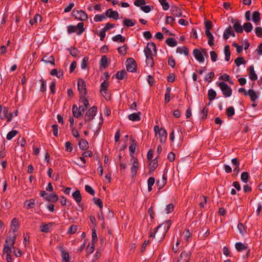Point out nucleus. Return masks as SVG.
Returning <instances> with one entry per match:
<instances>
[{"mask_svg":"<svg viewBox=\"0 0 262 262\" xmlns=\"http://www.w3.org/2000/svg\"><path fill=\"white\" fill-rule=\"evenodd\" d=\"M206 35L207 36V37L208 39V45L210 47H212L213 46H214V37H213V35L212 34V33L211 32L209 33H207V34H206Z\"/></svg>","mask_w":262,"mask_h":262,"instance_id":"4c0bfd02","label":"nucleus"},{"mask_svg":"<svg viewBox=\"0 0 262 262\" xmlns=\"http://www.w3.org/2000/svg\"><path fill=\"white\" fill-rule=\"evenodd\" d=\"M112 40L114 41H120L121 42H124L125 41V38L122 36L121 34H118L112 37Z\"/></svg>","mask_w":262,"mask_h":262,"instance_id":"72a5a7b5","label":"nucleus"},{"mask_svg":"<svg viewBox=\"0 0 262 262\" xmlns=\"http://www.w3.org/2000/svg\"><path fill=\"white\" fill-rule=\"evenodd\" d=\"M144 52L145 54L156 55L157 53L156 45L152 42H148L144 50Z\"/></svg>","mask_w":262,"mask_h":262,"instance_id":"423d86ee","label":"nucleus"},{"mask_svg":"<svg viewBox=\"0 0 262 262\" xmlns=\"http://www.w3.org/2000/svg\"><path fill=\"white\" fill-rule=\"evenodd\" d=\"M208 96L209 100L212 101L215 98L216 93L213 89H210L208 91Z\"/></svg>","mask_w":262,"mask_h":262,"instance_id":"e433bc0d","label":"nucleus"},{"mask_svg":"<svg viewBox=\"0 0 262 262\" xmlns=\"http://www.w3.org/2000/svg\"><path fill=\"white\" fill-rule=\"evenodd\" d=\"M235 248L238 252H241L244 250H246L247 249V246L241 243V242H237L235 244Z\"/></svg>","mask_w":262,"mask_h":262,"instance_id":"bb28decb","label":"nucleus"},{"mask_svg":"<svg viewBox=\"0 0 262 262\" xmlns=\"http://www.w3.org/2000/svg\"><path fill=\"white\" fill-rule=\"evenodd\" d=\"M107 16L104 14H97L94 16V20L95 22H100L106 19Z\"/></svg>","mask_w":262,"mask_h":262,"instance_id":"2f4dec72","label":"nucleus"},{"mask_svg":"<svg viewBox=\"0 0 262 262\" xmlns=\"http://www.w3.org/2000/svg\"><path fill=\"white\" fill-rule=\"evenodd\" d=\"M170 11L172 15L176 17L183 16L181 8L176 6H173L170 8Z\"/></svg>","mask_w":262,"mask_h":262,"instance_id":"f8f14e48","label":"nucleus"},{"mask_svg":"<svg viewBox=\"0 0 262 262\" xmlns=\"http://www.w3.org/2000/svg\"><path fill=\"white\" fill-rule=\"evenodd\" d=\"M177 52L181 54L187 55L188 54V50L185 47H178L177 49Z\"/></svg>","mask_w":262,"mask_h":262,"instance_id":"c03bdc74","label":"nucleus"},{"mask_svg":"<svg viewBox=\"0 0 262 262\" xmlns=\"http://www.w3.org/2000/svg\"><path fill=\"white\" fill-rule=\"evenodd\" d=\"M67 31L69 34L76 32L77 31L76 27L73 25H70L67 27Z\"/></svg>","mask_w":262,"mask_h":262,"instance_id":"0e129e2a","label":"nucleus"},{"mask_svg":"<svg viewBox=\"0 0 262 262\" xmlns=\"http://www.w3.org/2000/svg\"><path fill=\"white\" fill-rule=\"evenodd\" d=\"M255 32L257 36L258 37H262V28L260 27H257L255 28Z\"/></svg>","mask_w":262,"mask_h":262,"instance_id":"774afa93","label":"nucleus"},{"mask_svg":"<svg viewBox=\"0 0 262 262\" xmlns=\"http://www.w3.org/2000/svg\"><path fill=\"white\" fill-rule=\"evenodd\" d=\"M41 19V16L39 14H36L34 16V18L30 20V24L31 25H33L38 21H40Z\"/></svg>","mask_w":262,"mask_h":262,"instance_id":"de8ad7c7","label":"nucleus"},{"mask_svg":"<svg viewBox=\"0 0 262 262\" xmlns=\"http://www.w3.org/2000/svg\"><path fill=\"white\" fill-rule=\"evenodd\" d=\"M249 178V173L247 172H243L241 174V180L244 182L247 183L248 181Z\"/></svg>","mask_w":262,"mask_h":262,"instance_id":"3c124183","label":"nucleus"},{"mask_svg":"<svg viewBox=\"0 0 262 262\" xmlns=\"http://www.w3.org/2000/svg\"><path fill=\"white\" fill-rule=\"evenodd\" d=\"M166 43L170 47H174L177 45V41L172 38H168L166 40Z\"/></svg>","mask_w":262,"mask_h":262,"instance_id":"f704fd0d","label":"nucleus"},{"mask_svg":"<svg viewBox=\"0 0 262 262\" xmlns=\"http://www.w3.org/2000/svg\"><path fill=\"white\" fill-rule=\"evenodd\" d=\"M108 63L107 58L106 56H103L99 61L100 66H106Z\"/></svg>","mask_w":262,"mask_h":262,"instance_id":"680f3d73","label":"nucleus"},{"mask_svg":"<svg viewBox=\"0 0 262 262\" xmlns=\"http://www.w3.org/2000/svg\"><path fill=\"white\" fill-rule=\"evenodd\" d=\"M18 229V222L17 220L14 218L11 221V224L10 227V232H12L13 234H15V232Z\"/></svg>","mask_w":262,"mask_h":262,"instance_id":"f3484780","label":"nucleus"},{"mask_svg":"<svg viewBox=\"0 0 262 262\" xmlns=\"http://www.w3.org/2000/svg\"><path fill=\"white\" fill-rule=\"evenodd\" d=\"M164 10H167L169 8V5L166 0H159Z\"/></svg>","mask_w":262,"mask_h":262,"instance_id":"864d4df0","label":"nucleus"},{"mask_svg":"<svg viewBox=\"0 0 262 262\" xmlns=\"http://www.w3.org/2000/svg\"><path fill=\"white\" fill-rule=\"evenodd\" d=\"M224 53L225 55V60L229 61L230 58V51L229 46H226L224 48Z\"/></svg>","mask_w":262,"mask_h":262,"instance_id":"a19ab883","label":"nucleus"},{"mask_svg":"<svg viewBox=\"0 0 262 262\" xmlns=\"http://www.w3.org/2000/svg\"><path fill=\"white\" fill-rule=\"evenodd\" d=\"M108 84L109 82L108 80H104L103 82H102L100 85V92H104L105 90H107V89L108 86Z\"/></svg>","mask_w":262,"mask_h":262,"instance_id":"37998d69","label":"nucleus"},{"mask_svg":"<svg viewBox=\"0 0 262 262\" xmlns=\"http://www.w3.org/2000/svg\"><path fill=\"white\" fill-rule=\"evenodd\" d=\"M80 100L83 104V106L86 108L89 106V102L85 96H80Z\"/></svg>","mask_w":262,"mask_h":262,"instance_id":"4d7b16f0","label":"nucleus"},{"mask_svg":"<svg viewBox=\"0 0 262 262\" xmlns=\"http://www.w3.org/2000/svg\"><path fill=\"white\" fill-rule=\"evenodd\" d=\"M202 52L198 49H195L193 50V54L195 58L200 63H204L205 61V58L203 56Z\"/></svg>","mask_w":262,"mask_h":262,"instance_id":"9d476101","label":"nucleus"},{"mask_svg":"<svg viewBox=\"0 0 262 262\" xmlns=\"http://www.w3.org/2000/svg\"><path fill=\"white\" fill-rule=\"evenodd\" d=\"M50 74H51V75H52L53 76H56L58 78H61V77L63 76V72H62V71H61V70H59L58 71L56 69H54L53 70H52L51 71Z\"/></svg>","mask_w":262,"mask_h":262,"instance_id":"cd10ccee","label":"nucleus"},{"mask_svg":"<svg viewBox=\"0 0 262 262\" xmlns=\"http://www.w3.org/2000/svg\"><path fill=\"white\" fill-rule=\"evenodd\" d=\"M217 84L221 89L225 97H229L232 95V90L226 83L221 82L217 83Z\"/></svg>","mask_w":262,"mask_h":262,"instance_id":"7ed1b4c3","label":"nucleus"},{"mask_svg":"<svg viewBox=\"0 0 262 262\" xmlns=\"http://www.w3.org/2000/svg\"><path fill=\"white\" fill-rule=\"evenodd\" d=\"M16 239V235L15 234H13L12 235H10L6 238L5 241V244L9 245V246L13 247V245L15 243V241Z\"/></svg>","mask_w":262,"mask_h":262,"instance_id":"2eb2a0df","label":"nucleus"},{"mask_svg":"<svg viewBox=\"0 0 262 262\" xmlns=\"http://www.w3.org/2000/svg\"><path fill=\"white\" fill-rule=\"evenodd\" d=\"M205 34L210 33V30L212 28V24L210 21H205Z\"/></svg>","mask_w":262,"mask_h":262,"instance_id":"09e8293b","label":"nucleus"},{"mask_svg":"<svg viewBox=\"0 0 262 262\" xmlns=\"http://www.w3.org/2000/svg\"><path fill=\"white\" fill-rule=\"evenodd\" d=\"M72 196L75 201L78 203L81 202L82 198L79 190H77L72 193Z\"/></svg>","mask_w":262,"mask_h":262,"instance_id":"412c9836","label":"nucleus"},{"mask_svg":"<svg viewBox=\"0 0 262 262\" xmlns=\"http://www.w3.org/2000/svg\"><path fill=\"white\" fill-rule=\"evenodd\" d=\"M35 205V201L34 199H30L29 200H26L24 202V207L27 209H29L31 208H33L34 207Z\"/></svg>","mask_w":262,"mask_h":262,"instance_id":"6ab92c4d","label":"nucleus"},{"mask_svg":"<svg viewBox=\"0 0 262 262\" xmlns=\"http://www.w3.org/2000/svg\"><path fill=\"white\" fill-rule=\"evenodd\" d=\"M73 15L76 19L81 21H84L88 19V15L84 11L82 10L74 11Z\"/></svg>","mask_w":262,"mask_h":262,"instance_id":"1a4fd4ad","label":"nucleus"},{"mask_svg":"<svg viewBox=\"0 0 262 262\" xmlns=\"http://www.w3.org/2000/svg\"><path fill=\"white\" fill-rule=\"evenodd\" d=\"M234 108L233 106H230L226 110V114L228 117H232L234 115Z\"/></svg>","mask_w":262,"mask_h":262,"instance_id":"6e6d98bb","label":"nucleus"},{"mask_svg":"<svg viewBox=\"0 0 262 262\" xmlns=\"http://www.w3.org/2000/svg\"><path fill=\"white\" fill-rule=\"evenodd\" d=\"M41 60L44 64H55V59L54 57L52 55L45 56L42 58Z\"/></svg>","mask_w":262,"mask_h":262,"instance_id":"dca6fc26","label":"nucleus"},{"mask_svg":"<svg viewBox=\"0 0 262 262\" xmlns=\"http://www.w3.org/2000/svg\"><path fill=\"white\" fill-rule=\"evenodd\" d=\"M234 37L235 36V33L234 29L231 27V25L228 26L224 31L223 33V38L224 39H228L230 36Z\"/></svg>","mask_w":262,"mask_h":262,"instance_id":"6e6552de","label":"nucleus"},{"mask_svg":"<svg viewBox=\"0 0 262 262\" xmlns=\"http://www.w3.org/2000/svg\"><path fill=\"white\" fill-rule=\"evenodd\" d=\"M131 162L132 163L131 172L132 176L134 177L136 174L137 170L139 168V163L137 159L136 158H133L131 160Z\"/></svg>","mask_w":262,"mask_h":262,"instance_id":"9b49d317","label":"nucleus"},{"mask_svg":"<svg viewBox=\"0 0 262 262\" xmlns=\"http://www.w3.org/2000/svg\"><path fill=\"white\" fill-rule=\"evenodd\" d=\"M230 21L232 24L231 27L236 33H241L243 32V26L239 20L232 18Z\"/></svg>","mask_w":262,"mask_h":262,"instance_id":"39448f33","label":"nucleus"},{"mask_svg":"<svg viewBox=\"0 0 262 262\" xmlns=\"http://www.w3.org/2000/svg\"><path fill=\"white\" fill-rule=\"evenodd\" d=\"M154 131L156 136L159 138L162 143H165L167 138V132L163 128H160L159 126L156 125L154 127Z\"/></svg>","mask_w":262,"mask_h":262,"instance_id":"f03ea898","label":"nucleus"},{"mask_svg":"<svg viewBox=\"0 0 262 262\" xmlns=\"http://www.w3.org/2000/svg\"><path fill=\"white\" fill-rule=\"evenodd\" d=\"M105 14L107 17L112 18L116 20L119 19V14L118 12L113 11L111 9L107 10L105 12Z\"/></svg>","mask_w":262,"mask_h":262,"instance_id":"4468645a","label":"nucleus"},{"mask_svg":"<svg viewBox=\"0 0 262 262\" xmlns=\"http://www.w3.org/2000/svg\"><path fill=\"white\" fill-rule=\"evenodd\" d=\"M51 223L49 224H42L40 226V231L42 232L47 233L49 232L50 228L51 227Z\"/></svg>","mask_w":262,"mask_h":262,"instance_id":"79ce46f5","label":"nucleus"},{"mask_svg":"<svg viewBox=\"0 0 262 262\" xmlns=\"http://www.w3.org/2000/svg\"><path fill=\"white\" fill-rule=\"evenodd\" d=\"M235 63L236 66H240L241 64H245L246 62L243 57H239L236 58Z\"/></svg>","mask_w":262,"mask_h":262,"instance_id":"603ef678","label":"nucleus"},{"mask_svg":"<svg viewBox=\"0 0 262 262\" xmlns=\"http://www.w3.org/2000/svg\"><path fill=\"white\" fill-rule=\"evenodd\" d=\"M12 247L9 246V245H4L3 249L4 253L6 254H10L12 252Z\"/></svg>","mask_w":262,"mask_h":262,"instance_id":"bf43d9fd","label":"nucleus"},{"mask_svg":"<svg viewBox=\"0 0 262 262\" xmlns=\"http://www.w3.org/2000/svg\"><path fill=\"white\" fill-rule=\"evenodd\" d=\"M146 56V63L148 66H154V61L152 58V55L145 54Z\"/></svg>","mask_w":262,"mask_h":262,"instance_id":"473e14b6","label":"nucleus"},{"mask_svg":"<svg viewBox=\"0 0 262 262\" xmlns=\"http://www.w3.org/2000/svg\"><path fill=\"white\" fill-rule=\"evenodd\" d=\"M78 90L80 96H85L87 94L86 84L82 79H79L78 80Z\"/></svg>","mask_w":262,"mask_h":262,"instance_id":"0eeeda50","label":"nucleus"},{"mask_svg":"<svg viewBox=\"0 0 262 262\" xmlns=\"http://www.w3.org/2000/svg\"><path fill=\"white\" fill-rule=\"evenodd\" d=\"M85 191L91 195H94L95 191L90 185H86L85 186Z\"/></svg>","mask_w":262,"mask_h":262,"instance_id":"338daca9","label":"nucleus"},{"mask_svg":"<svg viewBox=\"0 0 262 262\" xmlns=\"http://www.w3.org/2000/svg\"><path fill=\"white\" fill-rule=\"evenodd\" d=\"M214 74L213 72H209L205 77V80L209 82L211 81L212 79L214 77Z\"/></svg>","mask_w":262,"mask_h":262,"instance_id":"69168bd1","label":"nucleus"},{"mask_svg":"<svg viewBox=\"0 0 262 262\" xmlns=\"http://www.w3.org/2000/svg\"><path fill=\"white\" fill-rule=\"evenodd\" d=\"M190 252L183 251L182 252L178 262H188L190 256Z\"/></svg>","mask_w":262,"mask_h":262,"instance_id":"ddd939ff","label":"nucleus"},{"mask_svg":"<svg viewBox=\"0 0 262 262\" xmlns=\"http://www.w3.org/2000/svg\"><path fill=\"white\" fill-rule=\"evenodd\" d=\"M136 20L129 18H125L123 20V24L127 27H132L135 25Z\"/></svg>","mask_w":262,"mask_h":262,"instance_id":"393cba45","label":"nucleus"},{"mask_svg":"<svg viewBox=\"0 0 262 262\" xmlns=\"http://www.w3.org/2000/svg\"><path fill=\"white\" fill-rule=\"evenodd\" d=\"M93 201L94 203L97 205L100 208V210H101L103 207V204L101 200L98 198H94L93 199Z\"/></svg>","mask_w":262,"mask_h":262,"instance_id":"5fc2aeb1","label":"nucleus"},{"mask_svg":"<svg viewBox=\"0 0 262 262\" xmlns=\"http://www.w3.org/2000/svg\"><path fill=\"white\" fill-rule=\"evenodd\" d=\"M247 95H249L250 97L251 101L253 102L258 98V96L256 92L252 89H250L248 91Z\"/></svg>","mask_w":262,"mask_h":262,"instance_id":"a878e982","label":"nucleus"},{"mask_svg":"<svg viewBox=\"0 0 262 262\" xmlns=\"http://www.w3.org/2000/svg\"><path fill=\"white\" fill-rule=\"evenodd\" d=\"M158 165V161L156 159H154L150 162L149 165V170L150 172H152Z\"/></svg>","mask_w":262,"mask_h":262,"instance_id":"7c9ffc66","label":"nucleus"},{"mask_svg":"<svg viewBox=\"0 0 262 262\" xmlns=\"http://www.w3.org/2000/svg\"><path fill=\"white\" fill-rule=\"evenodd\" d=\"M76 27V30H78L77 32V34L78 35H81L82 32L84 31V28H83V23H79L77 24V26H75Z\"/></svg>","mask_w":262,"mask_h":262,"instance_id":"49530a36","label":"nucleus"},{"mask_svg":"<svg viewBox=\"0 0 262 262\" xmlns=\"http://www.w3.org/2000/svg\"><path fill=\"white\" fill-rule=\"evenodd\" d=\"M174 209V205L172 203L168 204L166 207V213L169 214L172 212Z\"/></svg>","mask_w":262,"mask_h":262,"instance_id":"e2e57ef3","label":"nucleus"},{"mask_svg":"<svg viewBox=\"0 0 262 262\" xmlns=\"http://www.w3.org/2000/svg\"><path fill=\"white\" fill-rule=\"evenodd\" d=\"M72 112L73 116L76 118H79L82 114L76 105H74L72 107Z\"/></svg>","mask_w":262,"mask_h":262,"instance_id":"c756f323","label":"nucleus"},{"mask_svg":"<svg viewBox=\"0 0 262 262\" xmlns=\"http://www.w3.org/2000/svg\"><path fill=\"white\" fill-rule=\"evenodd\" d=\"M125 66H136V61L133 58H128L125 62Z\"/></svg>","mask_w":262,"mask_h":262,"instance_id":"13d9d810","label":"nucleus"},{"mask_svg":"<svg viewBox=\"0 0 262 262\" xmlns=\"http://www.w3.org/2000/svg\"><path fill=\"white\" fill-rule=\"evenodd\" d=\"M95 249V244L91 243L89 244L86 249V252L88 254H90L93 252Z\"/></svg>","mask_w":262,"mask_h":262,"instance_id":"ea45409f","label":"nucleus"},{"mask_svg":"<svg viewBox=\"0 0 262 262\" xmlns=\"http://www.w3.org/2000/svg\"><path fill=\"white\" fill-rule=\"evenodd\" d=\"M77 229H78V226L77 225H72L69 228L68 232L70 234H74L77 231Z\"/></svg>","mask_w":262,"mask_h":262,"instance_id":"052dcab7","label":"nucleus"},{"mask_svg":"<svg viewBox=\"0 0 262 262\" xmlns=\"http://www.w3.org/2000/svg\"><path fill=\"white\" fill-rule=\"evenodd\" d=\"M260 20V13L258 11H254L252 15V20L255 24V25H257L259 24V22Z\"/></svg>","mask_w":262,"mask_h":262,"instance_id":"5701e85b","label":"nucleus"},{"mask_svg":"<svg viewBox=\"0 0 262 262\" xmlns=\"http://www.w3.org/2000/svg\"><path fill=\"white\" fill-rule=\"evenodd\" d=\"M243 28V30L244 29L246 32L249 33L252 31L253 26L250 23L248 22L244 24Z\"/></svg>","mask_w":262,"mask_h":262,"instance_id":"c9c22d12","label":"nucleus"},{"mask_svg":"<svg viewBox=\"0 0 262 262\" xmlns=\"http://www.w3.org/2000/svg\"><path fill=\"white\" fill-rule=\"evenodd\" d=\"M166 178L164 175L163 176V178H162V180L161 181H158L157 182V184L158 185L159 189H162L164 186V185L166 184Z\"/></svg>","mask_w":262,"mask_h":262,"instance_id":"58836bf2","label":"nucleus"},{"mask_svg":"<svg viewBox=\"0 0 262 262\" xmlns=\"http://www.w3.org/2000/svg\"><path fill=\"white\" fill-rule=\"evenodd\" d=\"M45 200L49 202H56L58 200V196L56 194H48L45 196Z\"/></svg>","mask_w":262,"mask_h":262,"instance_id":"4be33fe9","label":"nucleus"},{"mask_svg":"<svg viewBox=\"0 0 262 262\" xmlns=\"http://www.w3.org/2000/svg\"><path fill=\"white\" fill-rule=\"evenodd\" d=\"M171 225V222L170 220L165 221L163 224L160 225L154 233L150 232L149 236L150 237H154L156 235L159 241L163 240Z\"/></svg>","mask_w":262,"mask_h":262,"instance_id":"f257e3e1","label":"nucleus"},{"mask_svg":"<svg viewBox=\"0 0 262 262\" xmlns=\"http://www.w3.org/2000/svg\"><path fill=\"white\" fill-rule=\"evenodd\" d=\"M61 257H62V261H66V262H69L70 261L69 254L68 252H66L64 250L62 251Z\"/></svg>","mask_w":262,"mask_h":262,"instance_id":"8fccbe9b","label":"nucleus"},{"mask_svg":"<svg viewBox=\"0 0 262 262\" xmlns=\"http://www.w3.org/2000/svg\"><path fill=\"white\" fill-rule=\"evenodd\" d=\"M126 76V72L124 70H121V71L118 72L116 74V77L118 79L122 80L125 78Z\"/></svg>","mask_w":262,"mask_h":262,"instance_id":"c85d7f7f","label":"nucleus"},{"mask_svg":"<svg viewBox=\"0 0 262 262\" xmlns=\"http://www.w3.org/2000/svg\"><path fill=\"white\" fill-rule=\"evenodd\" d=\"M140 112L133 113L128 115V119L132 121H138L141 120Z\"/></svg>","mask_w":262,"mask_h":262,"instance_id":"a211bd4d","label":"nucleus"},{"mask_svg":"<svg viewBox=\"0 0 262 262\" xmlns=\"http://www.w3.org/2000/svg\"><path fill=\"white\" fill-rule=\"evenodd\" d=\"M78 144L79 148L82 150H86L89 147L88 142L84 139H81Z\"/></svg>","mask_w":262,"mask_h":262,"instance_id":"b1692460","label":"nucleus"},{"mask_svg":"<svg viewBox=\"0 0 262 262\" xmlns=\"http://www.w3.org/2000/svg\"><path fill=\"white\" fill-rule=\"evenodd\" d=\"M97 110L96 106H92L86 111L84 116V121L85 123L92 121L94 118Z\"/></svg>","mask_w":262,"mask_h":262,"instance_id":"20e7f679","label":"nucleus"},{"mask_svg":"<svg viewBox=\"0 0 262 262\" xmlns=\"http://www.w3.org/2000/svg\"><path fill=\"white\" fill-rule=\"evenodd\" d=\"M18 133V132L16 130H12L11 132H9L6 136V138L8 140H11L14 137H15L17 134Z\"/></svg>","mask_w":262,"mask_h":262,"instance_id":"a18cd8bd","label":"nucleus"},{"mask_svg":"<svg viewBox=\"0 0 262 262\" xmlns=\"http://www.w3.org/2000/svg\"><path fill=\"white\" fill-rule=\"evenodd\" d=\"M249 77L252 81H255L257 79V76L254 70L253 67H250L249 69Z\"/></svg>","mask_w":262,"mask_h":262,"instance_id":"aec40b11","label":"nucleus"}]
</instances>
